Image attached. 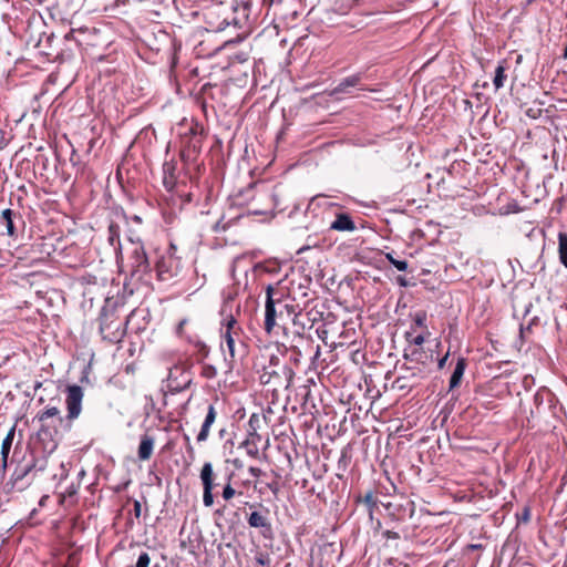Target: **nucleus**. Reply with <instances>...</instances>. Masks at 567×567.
<instances>
[{
    "instance_id": "obj_29",
    "label": "nucleus",
    "mask_w": 567,
    "mask_h": 567,
    "mask_svg": "<svg viewBox=\"0 0 567 567\" xmlns=\"http://www.w3.org/2000/svg\"><path fill=\"white\" fill-rule=\"evenodd\" d=\"M189 181L193 184L194 178L189 175ZM194 188L198 189L197 186H190L189 190H184L179 188V198L183 199L184 203H192L194 199L198 200L199 194L194 190Z\"/></svg>"
},
{
    "instance_id": "obj_13",
    "label": "nucleus",
    "mask_w": 567,
    "mask_h": 567,
    "mask_svg": "<svg viewBox=\"0 0 567 567\" xmlns=\"http://www.w3.org/2000/svg\"><path fill=\"white\" fill-rule=\"evenodd\" d=\"M200 478L203 482L204 494H203V503L206 507H210L214 504V482H213V466L210 463H205Z\"/></svg>"
},
{
    "instance_id": "obj_36",
    "label": "nucleus",
    "mask_w": 567,
    "mask_h": 567,
    "mask_svg": "<svg viewBox=\"0 0 567 567\" xmlns=\"http://www.w3.org/2000/svg\"><path fill=\"white\" fill-rule=\"evenodd\" d=\"M300 355H301V352L297 349L296 346H293L291 349H290V357H289V361H292L295 364H298L299 363V360H300Z\"/></svg>"
},
{
    "instance_id": "obj_14",
    "label": "nucleus",
    "mask_w": 567,
    "mask_h": 567,
    "mask_svg": "<svg viewBox=\"0 0 567 567\" xmlns=\"http://www.w3.org/2000/svg\"><path fill=\"white\" fill-rule=\"evenodd\" d=\"M177 368V362H173L167 365V377L162 381L161 392L163 395V403L167 405V400L169 396H174L177 391V380L173 377V370Z\"/></svg>"
},
{
    "instance_id": "obj_53",
    "label": "nucleus",
    "mask_w": 567,
    "mask_h": 567,
    "mask_svg": "<svg viewBox=\"0 0 567 567\" xmlns=\"http://www.w3.org/2000/svg\"><path fill=\"white\" fill-rule=\"evenodd\" d=\"M534 382V379L532 377H525L523 380L524 386L528 388Z\"/></svg>"
},
{
    "instance_id": "obj_30",
    "label": "nucleus",
    "mask_w": 567,
    "mask_h": 567,
    "mask_svg": "<svg viewBox=\"0 0 567 567\" xmlns=\"http://www.w3.org/2000/svg\"><path fill=\"white\" fill-rule=\"evenodd\" d=\"M12 443L8 440H3L1 444V468L4 472L8 466V457L11 450Z\"/></svg>"
},
{
    "instance_id": "obj_15",
    "label": "nucleus",
    "mask_w": 567,
    "mask_h": 567,
    "mask_svg": "<svg viewBox=\"0 0 567 567\" xmlns=\"http://www.w3.org/2000/svg\"><path fill=\"white\" fill-rule=\"evenodd\" d=\"M236 326V319L233 316H229L226 322L225 331L223 332V337L226 341L231 359L236 357L235 336H237L238 331L240 330V328Z\"/></svg>"
},
{
    "instance_id": "obj_18",
    "label": "nucleus",
    "mask_w": 567,
    "mask_h": 567,
    "mask_svg": "<svg viewBox=\"0 0 567 567\" xmlns=\"http://www.w3.org/2000/svg\"><path fill=\"white\" fill-rule=\"evenodd\" d=\"M52 417H58L59 422H62V417H60V410L56 406H49L38 414V419L41 423H44L48 419ZM38 435L41 439L52 437L51 432L48 429H45L44 424H42Z\"/></svg>"
},
{
    "instance_id": "obj_60",
    "label": "nucleus",
    "mask_w": 567,
    "mask_h": 567,
    "mask_svg": "<svg viewBox=\"0 0 567 567\" xmlns=\"http://www.w3.org/2000/svg\"><path fill=\"white\" fill-rule=\"evenodd\" d=\"M133 220H134L135 223H137V224H141V223H142V218H141L140 216H137V215H135V216L133 217Z\"/></svg>"
},
{
    "instance_id": "obj_51",
    "label": "nucleus",
    "mask_w": 567,
    "mask_h": 567,
    "mask_svg": "<svg viewBox=\"0 0 567 567\" xmlns=\"http://www.w3.org/2000/svg\"><path fill=\"white\" fill-rule=\"evenodd\" d=\"M75 33H76V30H74V29L70 30V31L65 34V39H66V40H74V41H78V39L75 38Z\"/></svg>"
},
{
    "instance_id": "obj_3",
    "label": "nucleus",
    "mask_w": 567,
    "mask_h": 567,
    "mask_svg": "<svg viewBox=\"0 0 567 567\" xmlns=\"http://www.w3.org/2000/svg\"><path fill=\"white\" fill-rule=\"evenodd\" d=\"M293 377L295 371L286 360V354H271L268 363L262 367L259 381L264 385H272L274 390L288 389Z\"/></svg>"
},
{
    "instance_id": "obj_27",
    "label": "nucleus",
    "mask_w": 567,
    "mask_h": 567,
    "mask_svg": "<svg viewBox=\"0 0 567 567\" xmlns=\"http://www.w3.org/2000/svg\"><path fill=\"white\" fill-rule=\"evenodd\" d=\"M107 241L116 250L120 248V226L111 223L107 228Z\"/></svg>"
},
{
    "instance_id": "obj_6",
    "label": "nucleus",
    "mask_w": 567,
    "mask_h": 567,
    "mask_svg": "<svg viewBox=\"0 0 567 567\" xmlns=\"http://www.w3.org/2000/svg\"><path fill=\"white\" fill-rule=\"evenodd\" d=\"M134 315L135 311H132L125 321H122L115 316L114 310L103 308L100 318V332L103 339L113 343L120 342L124 338L126 326Z\"/></svg>"
},
{
    "instance_id": "obj_61",
    "label": "nucleus",
    "mask_w": 567,
    "mask_h": 567,
    "mask_svg": "<svg viewBox=\"0 0 567 567\" xmlns=\"http://www.w3.org/2000/svg\"><path fill=\"white\" fill-rule=\"evenodd\" d=\"M184 323H185V320L179 321V323H178L179 331L182 330V328H183Z\"/></svg>"
},
{
    "instance_id": "obj_58",
    "label": "nucleus",
    "mask_w": 567,
    "mask_h": 567,
    "mask_svg": "<svg viewBox=\"0 0 567 567\" xmlns=\"http://www.w3.org/2000/svg\"><path fill=\"white\" fill-rule=\"evenodd\" d=\"M166 6H174L176 7L177 0H162Z\"/></svg>"
},
{
    "instance_id": "obj_11",
    "label": "nucleus",
    "mask_w": 567,
    "mask_h": 567,
    "mask_svg": "<svg viewBox=\"0 0 567 567\" xmlns=\"http://www.w3.org/2000/svg\"><path fill=\"white\" fill-rule=\"evenodd\" d=\"M555 395L546 388L536 391L533 399L534 408L530 410L533 417L542 416L554 408Z\"/></svg>"
},
{
    "instance_id": "obj_52",
    "label": "nucleus",
    "mask_w": 567,
    "mask_h": 567,
    "mask_svg": "<svg viewBox=\"0 0 567 567\" xmlns=\"http://www.w3.org/2000/svg\"><path fill=\"white\" fill-rule=\"evenodd\" d=\"M540 113V110L537 109L536 111H534L533 109H529L526 114L533 118H536L537 117V114Z\"/></svg>"
},
{
    "instance_id": "obj_4",
    "label": "nucleus",
    "mask_w": 567,
    "mask_h": 567,
    "mask_svg": "<svg viewBox=\"0 0 567 567\" xmlns=\"http://www.w3.org/2000/svg\"><path fill=\"white\" fill-rule=\"evenodd\" d=\"M202 126L193 118L184 117L179 121V158L194 161L202 147Z\"/></svg>"
},
{
    "instance_id": "obj_7",
    "label": "nucleus",
    "mask_w": 567,
    "mask_h": 567,
    "mask_svg": "<svg viewBox=\"0 0 567 567\" xmlns=\"http://www.w3.org/2000/svg\"><path fill=\"white\" fill-rule=\"evenodd\" d=\"M403 359L406 362L401 365V370H406L411 377L424 378L433 355L427 354L422 348L409 347L404 350Z\"/></svg>"
},
{
    "instance_id": "obj_31",
    "label": "nucleus",
    "mask_w": 567,
    "mask_h": 567,
    "mask_svg": "<svg viewBox=\"0 0 567 567\" xmlns=\"http://www.w3.org/2000/svg\"><path fill=\"white\" fill-rule=\"evenodd\" d=\"M233 475H234L233 473H230L228 475L227 484L224 486L223 493H221L223 498L227 502L230 501L237 494L236 489L230 484Z\"/></svg>"
},
{
    "instance_id": "obj_28",
    "label": "nucleus",
    "mask_w": 567,
    "mask_h": 567,
    "mask_svg": "<svg viewBox=\"0 0 567 567\" xmlns=\"http://www.w3.org/2000/svg\"><path fill=\"white\" fill-rule=\"evenodd\" d=\"M558 252L560 262L567 268V234H558Z\"/></svg>"
},
{
    "instance_id": "obj_59",
    "label": "nucleus",
    "mask_w": 567,
    "mask_h": 567,
    "mask_svg": "<svg viewBox=\"0 0 567 567\" xmlns=\"http://www.w3.org/2000/svg\"><path fill=\"white\" fill-rule=\"evenodd\" d=\"M66 492H68V494L71 496V495H73V494H75V493H76V489H75V487H74V486H71Z\"/></svg>"
},
{
    "instance_id": "obj_33",
    "label": "nucleus",
    "mask_w": 567,
    "mask_h": 567,
    "mask_svg": "<svg viewBox=\"0 0 567 567\" xmlns=\"http://www.w3.org/2000/svg\"><path fill=\"white\" fill-rule=\"evenodd\" d=\"M425 321H426V313L424 311H419L415 313V316L413 318V322H414L415 327L424 328Z\"/></svg>"
},
{
    "instance_id": "obj_17",
    "label": "nucleus",
    "mask_w": 567,
    "mask_h": 567,
    "mask_svg": "<svg viewBox=\"0 0 567 567\" xmlns=\"http://www.w3.org/2000/svg\"><path fill=\"white\" fill-rule=\"evenodd\" d=\"M268 509L265 508V514L261 512H252L248 518L247 523L250 527L262 529V535L266 536V533L271 532V523L267 516Z\"/></svg>"
},
{
    "instance_id": "obj_41",
    "label": "nucleus",
    "mask_w": 567,
    "mask_h": 567,
    "mask_svg": "<svg viewBox=\"0 0 567 567\" xmlns=\"http://www.w3.org/2000/svg\"><path fill=\"white\" fill-rule=\"evenodd\" d=\"M382 536H383L385 539H399V538H400L399 533L393 532V530H384V532L382 533Z\"/></svg>"
},
{
    "instance_id": "obj_1",
    "label": "nucleus",
    "mask_w": 567,
    "mask_h": 567,
    "mask_svg": "<svg viewBox=\"0 0 567 567\" xmlns=\"http://www.w3.org/2000/svg\"><path fill=\"white\" fill-rule=\"evenodd\" d=\"M298 305L285 297L284 291L272 285L266 287L265 321L264 329L269 334L276 326L277 318L290 319L293 324L298 320Z\"/></svg>"
},
{
    "instance_id": "obj_39",
    "label": "nucleus",
    "mask_w": 567,
    "mask_h": 567,
    "mask_svg": "<svg viewBox=\"0 0 567 567\" xmlns=\"http://www.w3.org/2000/svg\"><path fill=\"white\" fill-rule=\"evenodd\" d=\"M406 379L408 377L406 375H402V377H398L393 383L394 386H396L398 389H405L408 388L409 385L406 384Z\"/></svg>"
},
{
    "instance_id": "obj_20",
    "label": "nucleus",
    "mask_w": 567,
    "mask_h": 567,
    "mask_svg": "<svg viewBox=\"0 0 567 567\" xmlns=\"http://www.w3.org/2000/svg\"><path fill=\"white\" fill-rule=\"evenodd\" d=\"M467 367V360L463 357L457 359L456 365L453 370V373L450 378L449 390L453 391L454 389L461 385L465 369Z\"/></svg>"
},
{
    "instance_id": "obj_37",
    "label": "nucleus",
    "mask_w": 567,
    "mask_h": 567,
    "mask_svg": "<svg viewBox=\"0 0 567 567\" xmlns=\"http://www.w3.org/2000/svg\"><path fill=\"white\" fill-rule=\"evenodd\" d=\"M177 65V48L175 42H173V54H172V80H176V75L174 74V69Z\"/></svg>"
},
{
    "instance_id": "obj_25",
    "label": "nucleus",
    "mask_w": 567,
    "mask_h": 567,
    "mask_svg": "<svg viewBox=\"0 0 567 567\" xmlns=\"http://www.w3.org/2000/svg\"><path fill=\"white\" fill-rule=\"evenodd\" d=\"M14 216H16V213L10 208H7V209L2 210V213H1V220L6 224L7 235L9 237H16V235H17V229H16V226L13 223Z\"/></svg>"
},
{
    "instance_id": "obj_50",
    "label": "nucleus",
    "mask_w": 567,
    "mask_h": 567,
    "mask_svg": "<svg viewBox=\"0 0 567 567\" xmlns=\"http://www.w3.org/2000/svg\"><path fill=\"white\" fill-rule=\"evenodd\" d=\"M447 359H449V352L439 360L437 367L440 370L445 367Z\"/></svg>"
},
{
    "instance_id": "obj_57",
    "label": "nucleus",
    "mask_w": 567,
    "mask_h": 567,
    "mask_svg": "<svg viewBox=\"0 0 567 567\" xmlns=\"http://www.w3.org/2000/svg\"><path fill=\"white\" fill-rule=\"evenodd\" d=\"M225 508H226V506H223L221 508L216 509L214 515L215 516H221L224 514V512H225Z\"/></svg>"
},
{
    "instance_id": "obj_34",
    "label": "nucleus",
    "mask_w": 567,
    "mask_h": 567,
    "mask_svg": "<svg viewBox=\"0 0 567 567\" xmlns=\"http://www.w3.org/2000/svg\"><path fill=\"white\" fill-rule=\"evenodd\" d=\"M243 444L247 447L248 455L251 457H258L259 451L255 444H251L249 440H246Z\"/></svg>"
},
{
    "instance_id": "obj_22",
    "label": "nucleus",
    "mask_w": 567,
    "mask_h": 567,
    "mask_svg": "<svg viewBox=\"0 0 567 567\" xmlns=\"http://www.w3.org/2000/svg\"><path fill=\"white\" fill-rule=\"evenodd\" d=\"M216 420V410L214 405L209 404L207 409V414L205 416V420L202 424V429L197 435V442H204L207 440L210 426L214 424Z\"/></svg>"
},
{
    "instance_id": "obj_24",
    "label": "nucleus",
    "mask_w": 567,
    "mask_h": 567,
    "mask_svg": "<svg viewBox=\"0 0 567 567\" xmlns=\"http://www.w3.org/2000/svg\"><path fill=\"white\" fill-rule=\"evenodd\" d=\"M508 69V64L506 60H503L498 63V65L495 69V76L493 79V84L495 86V90H499L504 86L505 80L507 78L506 71Z\"/></svg>"
},
{
    "instance_id": "obj_62",
    "label": "nucleus",
    "mask_w": 567,
    "mask_h": 567,
    "mask_svg": "<svg viewBox=\"0 0 567 567\" xmlns=\"http://www.w3.org/2000/svg\"><path fill=\"white\" fill-rule=\"evenodd\" d=\"M184 440L186 441V443L189 445V436L187 434H184Z\"/></svg>"
},
{
    "instance_id": "obj_26",
    "label": "nucleus",
    "mask_w": 567,
    "mask_h": 567,
    "mask_svg": "<svg viewBox=\"0 0 567 567\" xmlns=\"http://www.w3.org/2000/svg\"><path fill=\"white\" fill-rule=\"evenodd\" d=\"M359 501L365 505L369 516H370V518H372L373 511L378 507V503H379L374 493L372 491H369L364 494V496L359 497Z\"/></svg>"
},
{
    "instance_id": "obj_40",
    "label": "nucleus",
    "mask_w": 567,
    "mask_h": 567,
    "mask_svg": "<svg viewBox=\"0 0 567 567\" xmlns=\"http://www.w3.org/2000/svg\"><path fill=\"white\" fill-rule=\"evenodd\" d=\"M392 266H394L399 271H406L408 270V261L406 260H399L392 261Z\"/></svg>"
},
{
    "instance_id": "obj_46",
    "label": "nucleus",
    "mask_w": 567,
    "mask_h": 567,
    "mask_svg": "<svg viewBox=\"0 0 567 567\" xmlns=\"http://www.w3.org/2000/svg\"><path fill=\"white\" fill-rule=\"evenodd\" d=\"M14 433H16V426L13 425L9 432L7 433L6 437L3 440H8L9 442H13L14 440Z\"/></svg>"
},
{
    "instance_id": "obj_44",
    "label": "nucleus",
    "mask_w": 567,
    "mask_h": 567,
    "mask_svg": "<svg viewBox=\"0 0 567 567\" xmlns=\"http://www.w3.org/2000/svg\"><path fill=\"white\" fill-rule=\"evenodd\" d=\"M537 321H538V318H537V317H535V318H533V319L530 320L529 324H528L526 328H524L523 326H520V336L523 337V336H524V333H525V331H530L532 324L536 323Z\"/></svg>"
},
{
    "instance_id": "obj_35",
    "label": "nucleus",
    "mask_w": 567,
    "mask_h": 567,
    "mask_svg": "<svg viewBox=\"0 0 567 567\" xmlns=\"http://www.w3.org/2000/svg\"><path fill=\"white\" fill-rule=\"evenodd\" d=\"M255 561L256 564H258L260 567H265L266 565L269 564L270 559H269V556L267 554H258L256 555L255 557Z\"/></svg>"
},
{
    "instance_id": "obj_21",
    "label": "nucleus",
    "mask_w": 567,
    "mask_h": 567,
    "mask_svg": "<svg viewBox=\"0 0 567 567\" xmlns=\"http://www.w3.org/2000/svg\"><path fill=\"white\" fill-rule=\"evenodd\" d=\"M362 80L361 73H355L344 78L340 83L332 90L331 95L337 96L339 94L348 93L350 87L357 86Z\"/></svg>"
},
{
    "instance_id": "obj_32",
    "label": "nucleus",
    "mask_w": 567,
    "mask_h": 567,
    "mask_svg": "<svg viewBox=\"0 0 567 567\" xmlns=\"http://www.w3.org/2000/svg\"><path fill=\"white\" fill-rule=\"evenodd\" d=\"M405 339H406V341L410 342L409 347L422 348L421 346L424 343L423 334H417V336L413 337L411 332H406Z\"/></svg>"
},
{
    "instance_id": "obj_56",
    "label": "nucleus",
    "mask_w": 567,
    "mask_h": 567,
    "mask_svg": "<svg viewBox=\"0 0 567 567\" xmlns=\"http://www.w3.org/2000/svg\"><path fill=\"white\" fill-rule=\"evenodd\" d=\"M347 457H348L347 456V452L342 451L341 457H340V460L338 462L339 467L341 466V463H343V462L346 463Z\"/></svg>"
},
{
    "instance_id": "obj_48",
    "label": "nucleus",
    "mask_w": 567,
    "mask_h": 567,
    "mask_svg": "<svg viewBox=\"0 0 567 567\" xmlns=\"http://www.w3.org/2000/svg\"><path fill=\"white\" fill-rule=\"evenodd\" d=\"M141 508H142L141 503H140V502H137V501H135V502H134V508H133V511H134V515H135V517H136V518H138V517H140V515H141Z\"/></svg>"
},
{
    "instance_id": "obj_47",
    "label": "nucleus",
    "mask_w": 567,
    "mask_h": 567,
    "mask_svg": "<svg viewBox=\"0 0 567 567\" xmlns=\"http://www.w3.org/2000/svg\"><path fill=\"white\" fill-rule=\"evenodd\" d=\"M396 284L400 286V287H408L409 286V281L406 280L405 277L403 276H398L396 277Z\"/></svg>"
},
{
    "instance_id": "obj_42",
    "label": "nucleus",
    "mask_w": 567,
    "mask_h": 567,
    "mask_svg": "<svg viewBox=\"0 0 567 567\" xmlns=\"http://www.w3.org/2000/svg\"><path fill=\"white\" fill-rule=\"evenodd\" d=\"M297 312H298V320H297V324L296 326L300 328V330H297V334H298V337L301 338L302 331L305 329V323L300 321L301 311H300L299 308L297 309Z\"/></svg>"
},
{
    "instance_id": "obj_23",
    "label": "nucleus",
    "mask_w": 567,
    "mask_h": 567,
    "mask_svg": "<svg viewBox=\"0 0 567 567\" xmlns=\"http://www.w3.org/2000/svg\"><path fill=\"white\" fill-rule=\"evenodd\" d=\"M154 440L150 435H143L138 446V457L142 461L148 460L153 453Z\"/></svg>"
},
{
    "instance_id": "obj_63",
    "label": "nucleus",
    "mask_w": 567,
    "mask_h": 567,
    "mask_svg": "<svg viewBox=\"0 0 567 567\" xmlns=\"http://www.w3.org/2000/svg\"><path fill=\"white\" fill-rule=\"evenodd\" d=\"M194 168L199 169V165L197 163H194Z\"/></svg>"
},
{
    "instance_id": "obj_8",
    "label": "nucleus",
    "mask_w": 567,
    "mask_h": 567,
    "mask_svg": "<svg viewBox=\"0 0 567 567\" xmlns=\"http://www.w3.org/2000/svg\"><path fill=\"white\" fill-rule=\"evenodd\" d=\"M208 30L220 32L230 24L229 8L224 4L209 7L204 12Z\"/></svg>"
},
{
    "instance_id": "obj_38",
    "label": "nucleus",
    "mask_w": 567,
    "mask_h": 567,
    "mask_svg": "<svg viewBox=\"0 0 567 567\" xmlns=\"http://www.w3.org/2000/svg\"><path fill=\"white\" fill-rule=\"evenodd\" d=\"M259 422H260L259 415L256 413L251 414L249 417V421H248L249 427L255 432L257 426L259 425Z\"/></svg>"
},
{
    "instance_id": "obj_9",
    "label": "nucleus",
    "mask_w": 567,
    "mask_h": 567,
    "mask_svg": "<svg viewBox=\"0 0 567 567\" xmlns=\"http://www.w3.org/2000/svg\"><path fill=\"white\" fill-rule=\"evenodd\" d=\"M83 390L80 385L72 384L66 386L65 404L68 410V421L79 417L82 411Z\"/></svg>"
},
{
    "instance_id": "obj_43",
    "label": "nucleus",
    "mask_w": 567,
    "mask_h": 567,
    "mask_svg": "<svg viewBox=\"0 0 567 567\" xmlns=\"http://www.w3.org/2000/svg\"><path fill=\"white\" fill-rule=\"evenodd\" d=\"M249 474L252 477H260L262 475V471L259 467L250 466L248 468Z\"/></svg>"
},
{
    "instance_id": "obj_16",
    "label": "nucleus",
    "mask_w": 567,
    "mask_h": 567,
    "mask_svg": "<svg viewBox=\"0 0 567 567\" xmlns=\"http://www.w3.org/2000/svg\"><path fill=\"white\" fill-rule=\"evenodd\" d=\"M187 342L188 347L185 350L186 355L195 357L197 362L203 361L208 355V347L197 337H188Z\"/></svg>"
},
{
    "instance_id": "obj_12",
    "label": "nucleus",
    "mask_w": 567,
    "mask_h": 567,
    "mask_svg": "<svg viewBox=\"0 0 567 567\" xmlns=\"http://www.w3.org/2000/svg\"><path fill=\"white\" fill-rule=\"evenodd\" d=\"M228 8L230 24L233 23L234 25L241 28L244 22L249 21L250 19L252 21L257 20V13L252 10V2L250 0L243 2L241 6H231Z\"/></svg>"
},
{
    "instance_id": "obj_45",
    "label": "nucleus",
    "mask_w": 567,
    "mask_h": 567,
    "mask_svg": "<svg viewBox=\"0 0 567 567\" xmlns=\"http://www.w3.org/2000/svg\"><path fill=\"white\" fill-rule=\"evenodd\" d=\"M205 375L207 378H214L216 375V369L212 365L205 367Z\"/></svg>"
},
{
    "instance_id": "obj_5",
    "label": "nucleus",
    "mask_w": 567,
    "mask_h": 567,
    "mask_svg": "<svg viewBox=\"0 0 567 567\" xmlns=\"http://www.w3.org/2000/svg\"><path fill=\"white\" fill-rule=\"evenodd\" d=\"M48 466L45 457L35 458L33 455L24 463H20L13 471V474L8 483L14 491L22 492L33 482L37 473L43 472Z\"/></svg>"
},
{
    "instance_id": "obj_49",
    "label": "nucleus",
    "mask_w": 567,
    "mask_h": 567,
    "mask_svg": "<svg viewBox=\"0 0 567 567\" xmlns=\"http://www.w3.org/2000/svg\"><path fill=\"white\" fill-rule=\"evenodd\" d=\"M529 517H530V512H529V508H524L523 513H522V516H520V520L523 522H528L529 520Z\"/></svg>"
},
{
    "instance_id": "obj_64",
    "label": "nucleus",
    "mask_w": 567,
    "mask_h": 567,
    "mask_svg": "<svg viewBox=\"0 0 567 567\" xmlns=\"http://www.w3.org/2000/svg\"><path fill=\"white\" fill-rule=\"evenodd\" d=\"M179 547H185V543H184V542H181V543H179Z\"/></svg>"
},
{
    "instance_id": "obj_19",
    "label": "nucleus",
    "mask_w": 567,
    "mask_h": 567,
    "mask_svg": "<svg viewBox=\"0 0 567 567\" xmlns=\"http://www.w3.org/2000/svg\"><path fill=\"white\" fill-rule=\"evenodd\" d=\"M330 229L338 231H353L355 229V225L350 215L340 213L336 215V219L330 224Z\"/></svg>"
},
{
    "instance_id": "obj_54",
    "label": "nucleus",
    "mask_w": 567,
    "mask_h": 567,
    "mask_svg": "<svg viewBox=\"0 0 567 567\" xmlns=\"http://www.w3.org/2000/svg\"><path fill=\"white\" fill-rule=\"evenodd\" d=\"M386 260L392 265V261H395L396 259L394 258L393 254L392 252H385L384 254Z\"/></svg>"
},
{
    "instance_id": "obj_2",
    "label": "nucleus",
    "mask_w": 567,
    "mask_h": 567,
    "mask_svg": "<svg viewBox=\"0 0 567 567\" xmlns=\"http://www.w3.org/2000/svg\"><path fill=\"white\" fill-rule=\"evenodd\" d=\"M177 164L175 157L172 156L169 159H165L162 166V186L164 190H161L157 205L162 215L164 224L171 228L175 221V207H176V175Z\"/></svg>"
},
{
    "instance_id": "obj_55",
    "label": "nucleus",
    "mask_w": 567,
    "mask_h": 567,
    "mask_svg": "<svg viewBox=\"0 0 567 567\" xmlns=\"http://www.w3.org/2000/svg\"><path fill=\"white\" fill-rule=\"evenodd\" d=\"M197 14H198V11H189V13H182V12H179V16H182V17L195 18Z\"/></svg>"
},
{
    "instance_id": "obj_10",
    "label": "nucleus",
    "mask_w": 567,
    "mask_h": 567,
    "mask_svg": "<svg viewBox=\"0 0 567 567\" xmlns=\"http://www.w3.org/2000/svg\"><path fill=\"white\" fill-rule=\"evenodd\" d=\"M176 247L173 240H169V248L166 254L161 255L156 261V270L159 279L166 280L172 276L173 270L177 267V258L175 257Z\"/></svg>"
}]
</instances>
